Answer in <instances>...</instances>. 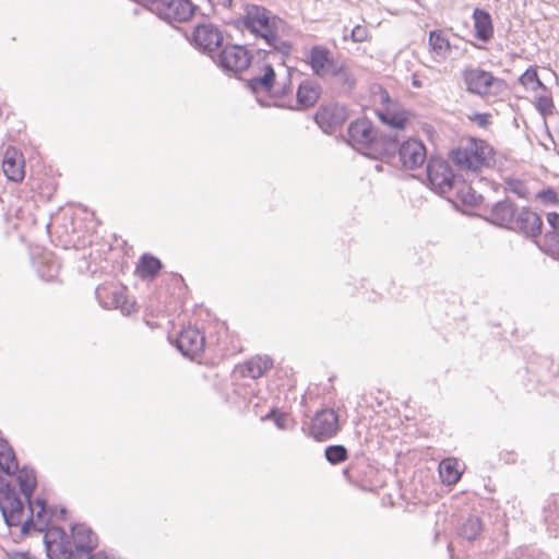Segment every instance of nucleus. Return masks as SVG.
Segmentation results:
<instances>
[{"label":"nucleus","instance_id":"obj_1","mask_svg":"<svg viewBox=\"0 0 559 559\" xmlns=\"http://www.w3.org/2000/svg\"><path fill=\"white\" fill-rule=\"evenodd\" d=\"M44 545L49 559H114L104 551L92 554L97 536L83 523L73 525L70 535L60 527L49 528L44 535Z\"/></svg>","mask_w":559,"mask_h":559},{"label":"nucleus","instance_id":"obj_2","mask_svg":"<svg viewBox=\"0 0 559 559\" xmlns=\"http://www.w3.org/2000/svg\"><path fill=\"white\" fill-rule=\"evenodd\" d=\"M282 23L283 21L270 10L257 4H247L243 16L238 20V25L265 41L269 49L259 50L264 53V59L271 52H277L286 58L293 50V45L288 40L280 38L277 34Z\"/></svg>","mask_w":559,"mask_h":559},{"label":"nucleus","instance_id":"obj_3","mask_svg":"<svg viewBox=\"0 0 559 559\" xmlns=\"http://www.w3.org/2000/svg\"><path fill=\"white\" fill-rule=\"evenodd\" d=\"M347 143L357 151L374 158H382L384 152H393L391 133L376 129L368 118H358L347 128Z\"/></svg>","mask_w":559,"mask_h":559},{"label":"nucleus","instance_id":"obj_4","mask_svg":"<svg viewBox=\"0 0 559 559\" xmlns=\"http://www.w3.org/2000/svg\"><path fill=\"white\" fill-rule=\"evenodd\" d=\"M495 150L485 140L468 136L449 152V159L460 169L480 171L495 164Z\"/></svg>","mask_w":559,"mask_h":559},{"label":"nucleus","instance_id":"obj_5","mask_svg":"<svg viewBox=\"0 0 559 559\" xmlns=\"http://www.w3.org/2000/svg\"><path fill=\"white\" fill-rule=\"evenodd\" d=\"M391 142H393L395 147L393 152H384L382 160L393 164L397 159L401 166L408 170L421 167L427 160V150L421 141L416 139L402 141L396 134L391 133Z\"/></svg>","mask_w":559,"mask_h":559},{"label":"nucleus","instance_id":"obj_6","mask_svg":"<svg viewBox=\"0 0 559 559\" xmlns=\"http://www.w3.org/2000/svg\"><path fill=\"white\" fill-rule=\"evenodd\" d=\"M466 91L481 97L498 94L503 87V80L478 67H467L462 71Z\"/></svg>","mask_w":559,"mask_h":559},{"label":"nucleus","instance_id":"obj_7","mask_svg":"<svg viewBox=\"0 0 559 559\" xmlns=\"http://www.w3.org/2000/svg\"><path fill=\"white\" fill-rule=\"evenodd\" d=\"M147 8L168 23L187 22L198 9L191 0H152Z\"/></svg>","mask_w":559,"mask_h":559},{"label":"nucleus","instance_id":"obj_8","mask_svg":"<svg viewBox=\"0 0 559 559\" xmlns=\"http://www.w3.org/2000/svg\"><path fill=\"white\" fill-rule=\"evenodd\" d=\"M348 118V107L336 102L322 103L313 116L314 122L326 134L334 133Z\"/></svg>","mask_w":559,"mask_h":559},{"label":"nucleus","instance_id":"obj_9","mask_svg":"<svg viewBox=\"0 0 559 559\" xmlns=\"http://www.w3.org/2000/svg\"><path fill=\"white\" fill-rule=\"evenodd\" d=\"M214 62L225 73H240L246 70L251 62V56L245 46L240 45H226L222 50L212 57Z\"/></svg>","mask_w":559,"mask_h":559},{"label":"nucleus","instance_id":"obj_10","mask_svg":"<svg viewBox=\"0 0 559 559\" xmlns=\"http://www.w3.org/2000/svg\"><path fill=\"white\" fill-rule=\"evenodd\" d=\"M427 179L433 190L439 193L451 191L455 185V176L449 163L439 157H430L427 162Z\"/></svg>","mask_w":559,"mask_h":559},{"label":"nucleus","instance_id":"obj_11","mask_svg":"<svg viewBox=\"0 0 559 559\" xmlns=\"http://www.w3.org/2000/svg\"><path fill=\"white\" fill-rule=\"evenodd\" d=\"M223 33L212 23H199L194 26L191 43L201 52L211 55L223 45Z\"/></svg>","mask_w":559,"mask_h":559},{"label":"nucleus","instance_id":"obj_12","mask_svg":"<svg viewBox=\"0 0 559 559\" xmlns=\"http://www.w3.org/2000/svg\"><path fill=\"white\" fill-rule=\"evenodd\" d=\"M95 297L105 309H120L121 313L129 316L135 311V301L129 300L123 289L109 286H98Z\"/></svg>","mask_w":559,"mask_h":559},{"label":"nucleus","instance_id":"obj_13","mask_svg":"<svg viewBox=\"0 0 559 559\" xmlns=\"http://www.w3.org/2000/svg\"><path fill=\"white\" fill-rule=\"evenodd\" d=\"M543 219L539 214L528 206L518 210L510 230L516 231L526 238L536 239L543 233Z\"/></svg>","mask_w":559,"mask_h":559},{"label":"nucleus","instance_id":"obj_14","mask_svg":"<svg viewBox=\"0 0 559 559\" xmlns=\"http://www.w3.org/2000/svg\"><path fill=\"white\" fill-rule=\"evenodd\" d=\"M338 431V415L333 409H321L312 418L309 432L317 441H325Z\"/></svg>","mask_w":559,"mask_h":559},{"label":"nucleus","instance_id":"obj_15","mask_svg":"<svg viewBox=\"0 0 559 559\" xmlns=\"http://www.w3.org/2000/svg\"><path fill=\"white\" fill-rule=\"evenodd\" d=\"M484 211L486 213L484 216L486 221L496 226L510 229L518 207L509 198H506L491 205H486Z\"/></svg>","mask_w":559,"mask_h":559},{"label":"nucleus","instance_id":"obj_16","mask_svg":"<svg viewBox=\"0 0 559 559\" xmlns=\"http://www.w3.org/2000/svg\"><path fill=\"white\" fill-rule=\"evenodd\" d=\"M175 345L185 357L194 358L203 352L205 337L198 329L188 328L179 333Z\"/></svg>","mask_w":559,"mask_h":559},{"label":"nucleus","instance_id":"obj_17","mask_svg":"<svg viewBox=\"0 0 559 559\" xmlns=\"http://www.w3.org/2000/svg\"><path fill=\"white\" fill-rule=\"evenodd\" d=\"M0 511L1 513L23 514L24 503L10 483L0 485Z\"/></svg>","mask_w":559,"mask_h":559},{"label":"nucleus","instance_id":"obj_18","mask_svg":"<svg viewBox=\"0 0 559 559\" xmlns=\"http://www.w3.org/2000/svg\"><path fill=\"white\" fill-rule=\"evenodd\" d=\"M473 21L475 37L483 41L488 43L493 37V23L490 13L480 8H476L473 11Z\"/></svg>","mask_w":559,"mask_h":559},{"label":"nucleus","instance_id":"obj_19","mask_svg":"<svg viewBox=\"0 0 559 559\" xmlns=\"http://www.w3.org/2000/svg\"><path fill=\"white\" fill-rule=\"evenodd\" d=\"M321 86L311 80L302 81L296 92V100L299 107H312L320 98Z\"/></svg>","mask_w":559,"mask_h":559},{"label":"nucleus","instance_id":"obj_20","mask_svg":"<svg viewBox=\"0 0 559 559\" xmlns=\"http://www.w3.org/2000/svg\"><path fill=\"white\" fill-rule=\"evenodd\" d=\"M276 73L271 63L263 64V74L252 76L248 80L247 86L252 93L259 92L270 93L275 85Z\"/></svg>","mask_w":559,"mask_h":559},{"label":"nucleus","instance_id":"obj_21","mask_svg":"<svg viewBox=\"0 0 559 559\" xmlns=\"http://www.w3.org/2000/svg\"><path fill=\"white\" fill-rule=\"evenodd\" d=\"M2 169L11 181L19 182L24 179V160L17 156L15 151L7 150L2 160Z\"/></svg>","mask_w":559,"mask_h":559},{"label":"nucleus","instance_id":"obj_22","mask_svg":"<svg viewBox=\"0 0 559 559\" xmlns=\"http://www.w3.org/2000/svg\"><path fill=\"white\" fill-rule=\"evenodd\" d=\"M308 63L314 75L325 78V68L332 59L331 51L321 45L313 46L308 56Z\"/></svg>","mask_w":559,"mask_h":559},{"label":"nucleus","instance_id":"obj_23","mask_svg":"<svg viewBox=\"0 0 559 559\" xmlns=\"http://www.w3.org/2000/svg\"><path fill=\"white\" fill-rule=\"evenodd\" d=\"M377 116L379 120L386 127L390 128L385 133L396 134L400 138V133L405 129L407 118L402 114L391 111L389 109H377Z\"/></svg>","mask_w":559,"mask_h":559},{"label":"nucleus","instance_id":"obj_24","mask_svg":"<svg viewBox=\"0 0 559 559\" xmlns=\"http://www.w3.org/2000/svg\"><path fill=\"white\" fill-rule=\"evenodd\" d=\"M163 267L162 261L150 253H144L136 265L135 273L142 280H153Z\"/></svg>","mask_w":559,"mask_h":559},{"label":"nucleus","instance_id":"obj_25","mask_svg":"<svg viewBox=\"0 0 559 559\" xmlns=\"http://www.w3.org/2000/svg\"><path fill=\"white\" fill-rule=\"evenodd\" d=\"M0 469L7 475H13L19 471L14 450L4 439H0Z\"/></svg>","mask_w":559,"mask_h":559},{"label":"nucleus","instance_id":"obj_26","mask_svg":"<svg viewBox=\"0 0 559 559\" xmlns=\"http://www.w3.org/2000/svg\"><path fill=\"white\" fill-rule=\"evenodd\" d=\"M272 359L266 356L252 358L245 364L242 376L251 379H259L272 367Z\"/></svg>","mask_w":559,"mask_h":559},{"label":"nucleus","instance_id":"obj_27","mask_svg":"<svg viewBox=\"0 0 559 559\" xmlns=\"http://www.w3.org/2000/svg\"><path fill=\"white\" fill-rule=\"evenodd\" d=\"M35 506L39 508V510L36 512L37 520L43 523L48 521V519H46V515L49 512L47 502L44 499L37 498L34 502L28 503L31 516L22 524L21 532L23 534H28L31 532V530H33L35 527L34 520H33L34 514H35Z\"/></svg>","mask_w":559,"mask_h":559},{"label":"nucleus","instance_id":"obj_28","mask_svg":"<svg viewBox=\"0 0 559 559\" xmlns=\"http://www.w3.org/2000/svg\"><path fill=\"white\" fill-rule=\"evenodd\" d=\"M17 483L20 491L25 497L27 503L33 502L31 497L36 488L37 480L34 469L23 466L19 469Z\"/></svg>","mask_w":559,"mask_h":559},{"label":"nucleus","instance_id":"obj_29","mask_svg":"<svg viewBox=\"0 0 559 559\" xmlns=\"http://www.w3.org/2000/svg\"><path fill=\"white\" fill-rule=\"evenodd\" d=\"M483 531V522L479 516L475 514L468 515L459 528V534L464 539L469 542L478 538Z\"/></svg>","mask_w":559,"mask_h":559},{"label":"nucleus","instance_id":"obj_30","mask_svg":"<svg viewBox=\"0 0 559 559\" xmlns=\"http://www.w3.org/2000/svg\"><path fill=\"white\" fill-rule=\"evenodd\" d=\"M439 474L443 484L455 485L461 478V473L457 471V461L453 457L442 460L439 465Z\"/></svg>","mask_w":559,"mask_h":559},{"label":"nucleus","instance_id":"obj_31","mask_svg":"<svg viewBox=\"0 0 559 559\" xmlns=\"http://www.w3.org/2000/svg\"><path fill=\"white\" fill-rule=\"evenodd\" d=\"M429 45L431 46L432 50L442 58H445L451 51L450 41L443 35L442 31L430 32Z\"/></svg>","mask_w":559,"mask_h":559},{"label":"nucleus","instance_id":"obj_32","mask_svg":"<svg viewBox=\"0 0 559 559\" xmlns=\"http://www.w3.org/2000/svg\"><path fill=\"white\" fill-rule=\"evenodd\" d=\"M519 83L524 87H530L532 91H547L546 85L540 81L538 76L536 67L527 68L525 72L519 78Z\"/></svg>","mask_w":559,"mask_h":559},{"label":"nucleus","instance_id":"obj_33","mask_svg":"<svg viewBox=\"0 0 559 559\" xmlns=\"http://www.w3.org/2000/svg\"><path fill=\"white\" fill-rule=\"evenodd\" d=\"M324 456L329 463L336 465L347 460L348 451L342 444H333L325 448Z\"/></svg>","mask_w":559,"mask_h":559},{"label":"nucleus","instance_id":"obj_34","mask_svg":"<svg viewBox=\"0 0 559 559\" xmlns=\"http://www.w3.org/2000/svg\"><path fill=\"white\" fill-rule=\"evenodd\" d=\"M457 195L465 205L476 206L484 201V197L469 186H463Z\"/></svg>","mask_w":559,"mask_h":559},{"label":"nucleus","instance_id":"obj_35","mask_svg":"<svg viewBox=\"0 0 559 559\" xmlns=\"http://www.w3.org/2000/svg\"><path fill=\"white\" fill-rule=\"evenodd\" d=\"M506 191L516 194L521 199H528V189L524 181L515 178H507L504 180Z\"/></svg>","mask_w":559,"mask_h":559},{"label":"nucleus","instance_id":"obj_36","mask_svg":"<svg viewBox=\"0 0 559 559\" xmlns=\"http://www.w3.org/2000/svg\"><path fill=\"white\" fill-rule=\"evenodd\" d=\"M544 513H545V521L550 523V524H555V525H559V496H555L551 500V502H549L545 508H544Z\"/></svg>","mask_w":559,"mask_h":559},{"label":"nucleus","instance_id":"obj_37","mask_svg":"<svg viewBox=\"0 0 559 559\" xmlns=\"http://www.w3.org/2000/svg\"><path fill=\"white\" fill-rule=\"evenodd\" d=\"M535 107L543 117L551 115L555 107L552 97L550 95H539L536 98Z\"/></svg>","mask_w":559,"mask_h":559},{"label":"nucleus","instance_id":"obj_38","mask_svg":"<svg viewBox=\"0 0 559 559\" xmlns=\"http://www.w3.org/2000/svg\"><path fill=\"white\" fill-rule=\"evenodd\" d=\"M341 84L342 88L345 91H352L356 84V79L350 71L348 64L344 67L338 76H335Z\"/></svg>","mask_w":559,"mask_h":559},{"label":"nucleus","instance_id":"obj_39","mask_svg":"<svg viewBox=\"0 0 559 559\" xmlns=\"http://www.w3.org/2000/svg\"><path fill=\"white\" fill-rule=\"evenodd\" d=\"M537 199L545 205L559 204V197H558L557 192L550 187L539 191L537 193Z\"/></svg>","mask_w":559,"mask_h":559},{"label":"nucleus","instance_id":"obj_40","mask_svg":"<svg viewBox=\"0 0 559 559\" xmlns=\"http://www.w3.org/2000/svg\"><path fill=\"white\" fill-rule=\"evenodd\" d=\"M346 64L347 63L345 61L338 62L332 57V59L329 61V63L325 68V76H328V75L333 76V78L338 76V74L341 73V71L344 69V67Z\"/></svg>","mask_w":559,"mask_h":559},{"label":"nucleus","instance_id":"obj_41","mask_svg":"<svg viewBox=\"0 0 559 559\" xmlns=\"http://www.w3.org/2000/svg\"><path fill=\"white\" fill-rule=\"evenodd\" d=\"M267 419H272L277 428L284 429L285 428V418L284 415L277 409L272 408L270 413L265 416Z\"/></svg>","mask_w":559,"mask_h":559},{"label":"nucleus","instance_id":"obj_42","mask_svg":"<svg viewBox=\"0 0 559 559\" xmlns=\"http://www.w3.org/2000/svg\"><path fill=\"white\" fill-rule=\"evenodd\" d=\"M367 35V28L360 25H356L350 32V37L355 43H361L366 40Z\"/></svg>","mask_w":559,"mask_h":559},{"label":"nucleus","instance_id":"obj_43","mask_svg":"<svg viewBox=\"0 0 559 559\" xmlns=\"http://www.w3.org/2000/svg\"><path fill=\"white\" fill-rule=\"evenodd\" d=\"M23 514L2 513L3 520L9 527L19 526Z\"/></svg>","mask_w":559,"mask_h":559},{"label":"nucleus","instance_id":"obj_44","mask_svg":"<svg viewBox=\"0 0 559 559\" xmlns=\"http://www.w3.org/2000/svg\"><path fill=\"white\" fill-rule=\"evenodd\" d=\"M479 127L486 128L490 124V115L484 112H476L472 118Z\"/></svg>","mask_w":559,"mask_h":559},{"label":"nucleus","instance_id":"obj_45","mask_svg":"<svg viewBox=\"0 0 559 559\" xmlns=\"http://www.w3.org/2000/svg\"><path fill=\"white\" fill-rule=\"evenodd\" d=\"M547 222H548L549 226L551 227L550 231H555V233L559 231V213H557V212L547 213Z\"/></svg>","mask_w":559,"mask_h":559},{"label":"nucleus","instance_id":"obj_46","mask_svg":"<svg viewBox=\"0 0 559 559\" xmlns=\"http://www.w3.org/2000/svg\"><path fill=\"white\" fill-rule=\"evenodd\" d=\"M292 93V81L288 78L287 83H284L278 90L274 92L275 97H284Z\"/></svg>","mask_w":559,"mask_h":559},{"label":"nucleus","instance_id":"obj_47","mask_svg":"<svg viewBox=\"0 0 559 559\" xmlns=\"http://www.w3.org/2000/svg\"><path fill=\"white\" fill-rule=\"evenodd\" d=\"M9 559H37L28 551H13L8 554Z\"/></svg>","mask_w":559,"mask_h":559},{"label":"nucleus","instance_id":"obj_48","mask_svg":"<svg viewBox=\"0 0 559 559\" xmlns=\"http://www.w3.org/2000/svg\"><path fill=\"white\" fill-rule=\"evenodd\" d=\"M545 238H546V240L551 242L557 248V250L559 252V233L547 231L545 234Z\"/></svg>","mask_w":559,"mask_h":559},{"label":"nucleus","instance_id":"obj_49","mask_svg":"<svg viewBox=\"0 0 559 559\" xmlns=\"http://www.w3.org/2000/svg\"><path fill=\"white\" fill-rule=\"evenodd\" d=\"M218 3L225 8L231 7L233 0H218Z\"/></svg>","mask_w":559,"mask_h":559},{"label":"nucleus","instance_id":"obj_50","mask_svg":"<svg viewBox=\"0 0 559 559\" xmlns=\"http://www.w3.org/2000/svg\"><path fill=\"white\" fill-rule=\"evenodd\" d=\"M382 100L383 102H388L389 100V94L385 92L384 95L382 96Z\"/></svg>","mask_w":559,"mask_h":559},{"label":"nucleus","instance_id":"obj_51","mask_svg":"<svg viewBox=\"0 0 559 559\" xmlns=\"http://www.w3.org/2000/svg\"><path fill=\"white\" fill-rule=\"evenodd\" d=\"M258 102H259V104H260L262 107H267V106H269V104L263 103V102H262L261 99H259V98H258Z\"/></svg>","mask_w":559,"mask_h":559},{"label":"nucleus","instance_id":"obj_52","mask_svg":"<svg viewBox=\"0 0 559 559\" xmlns=\"http://www.w3.org/2000/svg\"><path fill=\"white\" fill-rule=\"evenodd\" d=\"M413 85H414V86H416V87H419V86H420V83H419V81L414 80V81H413Z\"/></svg>","mask_w":559,"mask_h":559},{"label":"nucleus","instance_id":"obj_53","mask_svg":"<svg viewBox=\"0 0 559 559\" xmlns=\"http://www.w3.org/2000/svg\"><path fill=\"white\" fill-rule=\"evenodd\" d=\"M60 513H61V515H62V516H64V515H66V513H67V510H66L64 508H62V509L60 510Z\"/></svg>","mask_w":559,"mask_h":559},{"label":"nucleus","instance_id":"obj_54","mask_svg":"<svg viewBox=\"0 0 559 559\" xmlns=\"http://www.w3.org/2000/svg\"><path fill=\"white\" fill-rule=\"evenodd\" d=\"M274 105L277 107H284V105H281V104H274Z\"/></svg>","mask_w":559,"mask_h":559},{"label":"nucleus","instance_id":"obj_55","mask_svg":"<svg viewBox=\"0 0 559 559\" xmlns=\"http://www.w3.org/2000/svg\"><path fill=\"white\" fill-rule=\"evenodd\" d=\"M0 481H1V484L4 483L1 477H0Z\"/></svg>","mask_w":559,"mask_h":559}]
</instances>
